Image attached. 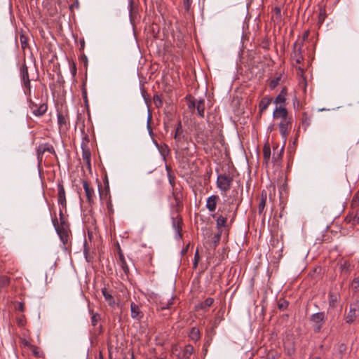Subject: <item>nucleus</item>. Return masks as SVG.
<instances>
[{
  "instance_id": "1",
  "label": "nucleus",
  "mask_w": 359,
  "mask_h": 359,
  "mask_svg": "<svg viewBox=\"0 0 359 359\" xmlns=\"http://www.w3.org/2000/svg\"><path fill=\"white\" fill-rule=\"evenodd\" d=\"M233 181L232 177L225 174H220L217 178V186L223 192L228 191Z\"/></svg>"
},
{
  "instance_id": "2",
  "label": "nucleus",
  "mask_w": 359,
  "mask_h": 359,
  "mask_svg": "<svg viewBox=\"0 0 359 359\" xmlns=\"http://www.w3.org/2000/svg\"><path fill=\"white\" fill-rule=\"evenodd\" d=\"M29 107L32 110V114L38 117L42 116L48 109L46 104L42 103L38 105L30 100H29Z\"/></svg>"
},
{
  "instance_id": "3",
  "label": "nucleus",
  "mask_w": 359,
  "mask_h": 359,
  "mask_svg": "<svg viewBox=\"0 0 359 359\" xmlns=\"http://www.w3.org/2000/svg\"><path fill=\"white\" fill-rule=\"evenodd\" d=\"M219 211L222 212L221 215L227 214V217L231 218V222H232L236 215L237 207L234 208L230 203H224L222 208H219Z\"/></svg>"
},
{
  "instance_id": "4",
  "label": "nucleus",
  "mask_w": 359,
  "mask_h": 359,
  "mask_svg": "<svg viewBox=\"0 0 359 359\" xmlns=\"http://www.w3.org/2000/svg\"><path fill=\"white\" fill-rule=\"evenodd\" d=\"M102 293L104 298V301L108 304L109 306L112 308L118 306V304L116 303V298L112 294V292L107 287H104L102 289Z\"/></svg>"
},
{
  "instance_id": "5",
  "label": "nucleus",
  "mask_w": 359,
  "mask_h": 359,
  "mask_svg": "<svg viewBox=\"0 0 359 359\" xmlns=\"http://www.w3.org/2000/svg\"><path fill=\"white\" fill-rule=\"evenodd\" d=\"M174 139L175 140V144L177 149L181 148L182 143L185 140V136L182 130V123L179 122L177 123L175 133L174 135Z\"/></svg>"
},
{
  "instance_id": "6",
  "label": "nucleus",
  "mask_w": 359,
  "mask_h": 359,
  "mask_svg": "<svg viewBox=\"0 0 359 359\" xmlns=\"http://www.w3.org/2000/svg\"><path fill=\"white\" fill-rule=\"evenodd\" d=\"M53 225L55 228V230L57 233V234L59 235L60 239L62 240V243L64 244H65L67 242V240H68V232H67V230L66 229V228L64 227L63 225H62L61 226H58L56 223H57V219H55L53 220Z\"/></svg>"
},
{
  "instance_id": "7",
  "label": "nucleus",
  "mask_w": 359,
  "mask_h": 359,
  "mask_svg": "<svg viewBox=\"0 0 359 359\" xmlns=\"http://www.w3.org/2000/svg\"><path fill=\"white\" fill-rule=\"evenodd\" d=\"M57 202L62 208H65L67 206V201L65 196V191L63 185L60 183L57 184Z\"/></svg>"
},
{
  "instance_id": "8",
  "label": "nucleus",
  "mask_w": 359,
  "mask_h": 359,
  "mask_svg": "<svg viewBox=\"0 0 359 359\" xmlns=\"http://www.w3.org/2000/svg\"><path fill=\"white\" fill-rule=\"evenodd\" d=\"M287 110L285 107L279 106L277 107L273 113L274 118H280L281 121L287 119Z\"/></svg>"
},
{
  "instance_id": "9",
  "label": "nucleus",
  "mask_w": 359,
  "mask_h": 359,
  "mask_svg": "<svg viewBox=\"0 0 359 359\" xmlns=\"http://www.w3.org/2000/svg\"><path fill=\"white\" fill-rule=\"evenodd\" d=\"M82 183H83V187L85 191L86 199H87L88 202L90 204H91L92 203H93L94 189L89 187L87 181L83 180Z\"/></svg>"
},
{
  "instance_id": "10",
  "label": "nucleus",
  "mask_w": 359,
  "mask_h": 359,
  "mask_svg": "<svg viewBox=\"0 0 359 359\" xmlns=\"http://www.w3.org/2000/svg\"><path fill=\"white\" fill-rule=\"evenodd\" d=\"M290 124V121L288 120V118L281 121L280 123H279L280 133L283 137H284L285 139H286L289 133Z\"/></svg>"
},
{
  "instance_id": "11",
  "label": "nucleus",
  "mask_w": 359,
  "mask_h": 359,
  "mask_svg": "<svg viewBox=\"0 0 359 359\" xmlns=\"http://www.w3.org/2000/svg\"><path fill=\"white\" fill-rule=\"evenodd\" d=\"M46 151L49 152L50 154L54 153L55 151H54L53 147L48 144H43L39 145L37 148L38 158H41L43 154Z\"/></svg>"
},
{
  "instance_id": "12",
  "label": "nucleus",
  "mask_w": 359,
  "mask_h": 359,
  "mask_svg": "<svg viewBox=\"0 0 359 359\" xmlns=\"http://www.w3.org/2000/svg\"><path fill=\"white\" fill-rule=\"evenodd\" d=\"M218 199L219 198L216 195H212L207 198L206 208L210 212L215 210Z\"/></svg>"
},
{
  "instance_id": "13",
  "label": "nucleus",
  "mask_w": 359,
  "mask_h": 359,
  "mask_svg": "<svg viewBox=\"0 0 359 359\" xmlns=\"http://www.w3.org/2000/svg\"><path fill=\"white\" fill-rule=\"evenodd\" d=\"M311 322L313 323V330L318 332L321 328V323L323 321V316H311Z\"/></svg>"
},
{
  "instance_id": "14",
  "label": "nucleus",
  "mask_w": 359,
  "mask_h": 359,
  "mask_svg": "<svg viewBox=\"0 0 359 359\" xmlns=\"http://www.w3.org/2000/svg\"><path fill=\"white\" fill-rule=\"evenodd\" d=\"M267 198L266 191L263 190L261 194L260 201L258 205V212L259 215H262L266 205Z\"/></svg>"
},
{
  "instance_id": "15",
  "label": "nucleus",
  "mask_w": 359,
  "mask_h": 359,
  "mask_svg": "<svg viewBox=\"0 0 359 359\" xmlns=\"http://www.w3.org/2000/svg\"><path fill=\"white\" fill-rule=\"evenodd\" d=\"M196 109L198 116L204 117L205 102L203 100H197Z\"/></svg>"
},
{
  "instance_id": "16",
  "label": "nucleus",
  "mask_w": 359,
  "mask_h": 359,
  "mask_svg": "<svg viewBox=\"0 0 359 359\" xmlns=\"http://www.w3.org/2000/svg\"><path fill=\"white\" fill-rule=\"evenodd\" d=\"M214 302V299L212 298H207L203 302L199 304L196 306V308L200 309L201 310L205 311V309L210 307Z\"/></svg>"
},
{
  "instance_id": "17",
  "label": "nucleus",
  "mask_w": 359,
  "mask_h": 359,
  "mask_svg": "<svg viewBox=\"0 0 359 359\" xmlns=\"http://www.w3.org/2000/svg\"><path fill=\"white\" fill-rule=\"evenodd\" d=\"M228 219L227 214L219 215L216 219L217 228L225 226Z\"/></svg>"
},
{
  "instance_id": "18",
  "label": "nucleus",
  "mask_w": 359,
  "mask_h": 359,
  "mask_svg": "<svg viewBox=\"0 0 359 359\" xmlns=\"http://www.w3.org/2000/svg\"><path fill=\"white\" fill-rule=\"evenodd\" d=\"M286 90L283 89L279 95L276 97L275 103L277 104H283L285 102V96H286Z\"/></svg>"
},
{
  "instance_id": "19",
  "label": "nucleus",
  "mask_w": 359,
  "mask_h": 359,
  "mask_svg": "<svg viewBox=\"0 0 359 359\" xmlns=\"http://www.w3.org/2000/svg\"><path fill=\"white\" fill-rule=\"evenodd\" d=\"M190 338L194 341H198L200 339V331L198 328L194 327L191 328L190 334Z\"/></svg>"
},
{
  "instance_id": "20",
  "label": "nucleus",
  "mask_w": 359,
  "mask_h": 359,
  "mask_svg": "<svg viewBox=\"0 0 359 359\" xmlns=\"http://www.w3.org/2000/svg\"><path fill=\"white\" fill-rule=\"evenodd\" d=\"M292 59L297 64H300L303 60V56L301 53L300 49L294 50L292 55Z\"/></svg>"
},
{
  "instance_id": "21",
  "label": "nucleus",
  "mask_w": 359,
  "mask_h": 359,
  "mask_svg": "<svg viewBox=\"0 0 359 359\" xmlns=\"http://www.w3.org/2000/svg\"><path fill=\"white\" fill-rule=\"evenodd\" d=\"M270 103H271L270 98H269L267 97L262 98V100H261V102L259 103L260 111H262L265 110L269 107Z\"/></svg>"
},
{
  "instance_id": "22",
  "label": "nucleus",
  "mask_w": 359,
  "mask_h": 359,
  "mask_svg": "<svg viewBox=\"0 0 359 359\" xmlns=\"http://www.w3.org/2000/svg\"><path fill=\"white\" fill-rule=\"evenodd\" d=\"M21 77L22 81L29 80L28 69L26 65H23L21 68Z\"/></svg>"
},
{
  "instance_id": "23",
  "label": "nucleus",
  "mask_w": 359,
  "mask_h": 359,
  "mask_svg": "<svg viewBox=\"0 0 359 359\" xmlns=\"http://www.w3.org/2000/svg\"><path fill=\"white\" fill-rule=\"evenodd\" d=\"M82 158L88 164L90 162V152L88 149H83Z\"/></svg>"
},
{
  "instance_id": "24",
  "label": "nucleus",
  "mask_w": 359,
  "mask_h": 359,
  "mask_svg": "<svg viewBox=\"0 0 359 359\" xmlns=\"http://www.w3.org/2000/svg\"><path fill=\"white\" fill-rule=\"evenodd\" d=\"M287 306H288V302L285 300H280L278 303V308L280 312L285 311L286 309L287 308Z\"/></svg>"
},
{
  "instance_id": "25",
  "label": "nucleus",
  "mask_w": 359,
  "mask_h": 359,
  "mask_svg": "<svg viewBox=\"0 0 359 359\" xmlns=\"http://www.w3.org/2000/svg\"><path fill=\"white\" fill-rule=\"evenodd\" d=\"M57 118L58 125L60 127L66 125V123H67L66 118L62 114H60V113L57 114Z\"/></svg>"
},
{
  "instance_id": "26",
  "label": "nucleus",
  "mask_w": 359,
  "mask_h": 359,
  "mask_svg": "<svg viewBox=\"0 0 359 359\" xmlns=\"http://www.w3.org/2000/svg\"><path fill=\"white\" fill-rule=\"evenodd\" d=\"M264 158L266 161V163H267L269 159H270V156H271V149L269 147H264Z\"/></svg>"
},
{
  "instance_id": "27",
  "label": "nucleus",
  "mask_w": 359,
  "mask_h": 359,
  "mask_svg": "<svg viewBox=\"0 0 359 359\" xmlns=\"http://www.w3.org/2000/svg\"><path fill=\"white\" fill-rule=\"evenodd\" d=\"M166 170H167V172H168V180H169V183L170 184V186L173 188L174 186H175V176H173L172 174H171V172H170V170L169 169V168L168 166H166Z\"/></svg>"
},
{
  "instance_id": "28",
  "label": "nucleus",
  "mask_w": 359,
  "mask_h": 359,
  "mask_svg": "<svg viewBox=\"0 0 359 359\" xmlns=\"http://www.w3.org/2000/svg\"><path fill=\"white\" fill-rule=\"evenodd\" d=\"M9 284V278L7 276H2L0 277V289L6 287Z\"/></svg>"
},
{
  "instance_id": "29",
  "label": "nucleus",
  "mask_w": 359,
  "mask_h": 359,
  "mask_svg": "<svg viewBox=\"0 0 359 359\" xmlns=\"http://www.w3.org/2000/svg\"><path fill=\"white\" fill-rule=\"evenodd\" d=\"M130 310L132 314H140L139 306L134 302L130 303Z\"/></svg>"
},
{
  "instance_id": "30",
  "label": "nucleus",
  "mask_w": 359,
  "mask_h": 359,
  "mask_svg": "<svg viewBox=\"0 0 359 359\" xmlns=\"http://www.w3.org/2000/svg\"><path fill=\"white\" fill-rule=\"evenodd\" d=\"M23 84H24V86L25 88H26L25 90V93L27 94V93H29L30 94L31 93V83H30V80H27V81H23Z\"/></svg>"
},
{
  "instance_id": "31",
  "label": "nucleus",
  "mask_w": 359,
  "mask_h": 359,
  "mask_svg": "<svg viewBox=\"0 0 359 359\" xmlns=\"http://www.w3.org/2000/svg\"><path fill=\"white\" fill-rule=\"evenodd\" d=\"M120 266L123 269L125 274H128L129 272V268L127 265L126 261H123L122 262L119 263Z\"/></svg>"
},
{
  "instance_id": "32",
  "label": "nucleus",
  "mask_w": 359,
  "mask_h": 359,
  "mask_svg": "<svg viewBox=\"0 0 359 359\" xmlns=\"http://www.w3.org/2000/svg\"><path fill=\"white\" fill-rule=\"evenodd\" d=\"M192 0H183V6L187 11H189L191 5Z\"/></svg>"
},
{
  "instance_id": "33",
  "label": "nucleus",
  "mask_w": 359,
  "mask_h": 359,
  "mask_svg": "<svg viewBox=\"0 0 359 359\" xmlns=\"http://www.w3.org/2000/svg\"><path fill=\"white\" fill-rule=\"evenodd\" d=\"M351 286L354 290H359V277L353 280Z\"/></svg>"
},
{
  "instance_id": "34",
  "label": "nucleus",
  "mask_w": 359,
  "mask_h": 359,
  "mask_svg": "<svg viewBox=\"0 0 359 359\" xmlns=\"http://www.w3.org/2000/svg\"><path fill=\"white\" fill-rule=\"evenodd\" d=\"M359 203V191L355 193L354 195L353 200H352V204L353 205H357Z\"/></svg>"
},
{
  "instance_id": "35",
  "label": "nucleus",
  "mask_w": 359,
  "mask_h": 359,
  "mask_svg": "<svg viewBox=\"0 0 359 359\" xmlns=\"http://www.w3.org/2000/svg\"><path fill=\"white\" fill-rule=\"evenodd\" d=\"M173 198L176 202V205H178L180 203V196L178 193L173 191L172 192Z\"/></svg>"
},
{
  "instance_id": "36",
  "label": "nucleus",
  "mask_w": 359,
  "mask_h": 359,
  "mask_svg": "<svg viewBox=\"0 0 359 359\" xmlns=\"http://www.w3.org/2000/svg\"><path fill=\"white\" fill-rule=\"evenodd\" d=\"M100 320V316H92L91 323L93 326L97 325V323Z\"/></svg>"
},
{
  "instance_id": "37",
  "label": "nucleus",
  "mask_w": 359,
  "mask_h": 359,
  "mask_svg": "<svg viewBox=\"0 0 359 359\" xmlns=\"http://www.w3.org/2000/svg\"><path fill=\"white\" fill-rule=\"evenodd\" d=\"M172 302L170 300H168V302L167 304L161 303L160 308L161 310H164L166 309H170V305L172 304Z\"/></svg>"
},
{
  "instance_id": "38",
  "label": "nucleus",
  "mask_w": 359,
  "mask_h": 359,
  "mask_svg": "<svg viewBox=\"0 0 359 359\" xmlns=\"http://www.w3.org/2000/svg\"><path fill=\"white\" fill-rule=\"evenodd\" d=\"M15 309L18 311L24 312L25 310H24V305H23V304L21 303V302L17 303V304L15 305Z\"/></svg>"
},
{
  "instance_id": "39",
  "label": "nucleus",
  "mask_w": 359,
  "mask_h": 359,
  "mask_svg": "<svg viewBox=\"0 0 359 359\" xmlns=\"http://www.w3.org/2000/svg\"><path fill=\"white\" fill-rule=\"evenodd\" d=\"M337 301V294L334 295V294H330V304L334 305Z\"/></svg>"
},
{
  "instance_id": "40",
  "label": "nucleus",
  "mask_w": 359,
  "mask_h": 359,
  "mask_svg": "<svg viewBox=\"0 0 359 359\" xmlns=\"http://www.w3.org/2000/svg\"><path fill=\"white\" fill-rule=\"evenodd\" d=\"M18 323L19 324V325L20 326H23L25 325V316H20L18 319Z\"/></svg>"
},
{
  "instance_id": "41",
  "label": "nucleus",
  "mask_w": 359,
  "mask_h": 359,
  "mask_svg": "<svg viewBox=\"0 0 359 359\" xmlns=\"http://www.w3.org/2000/svg\"><path fill=\"white\" fill-rule=\"evenodd\" d=\"M282 151H283V148L281 149L279 153H278L276 155L275 154H273V159L275 161H277L280 158Z\"/></svg>"
},
{
  "instance_id": "42",
  "label": "nucleus",
  "mask_w": 359,
  "mask_h": 359,
  "mask_svg": "<svg viewBox=\"0 0 359 359\" xmlns=\"http://www.w3.org/2000/svg\"><path fill=\"white\" fill-rule=\"evenodd\" d=\"M278 80L279 79L272 80L270 83V87L272 88H275L278 84Z\"/></svg>"
},
{
  "instance_id": "43",
  "label": "nucleus",
  "mask_w": 359,
  "mask_h": 359,
  "mask_svg": "<svg viewBox=\"0 0 359 359\" xmlns=\"http://www.w3.org/2000/svg\"><path fill=\"white\" fill-rule=\"evenodd\" d=\"M196 101L197 100H194V101H191L189 102V104H188V107L189 109H192V108H196Z\"/></svg>"
},
{
  "instance_id": "44",
  "label": "nucleus",
  "mask_w": 359,
  "mask_h": 359,
  "mask_svg": "<svg viewBox=\"0 0 359 359\" xmlns=\"http://www.w3.org/2000/svg\"><path fill=\"white\" fill-rule=\"evenodd\" d=\"M198 258V251H196L195 256H194V268H195V269L197 267Z\"/></svg>"
},
{
  "instance_id": "45",
  "label": "nucleus",
  "mask_w": 359,
  "mask_h": 359,
  "mask_svg": "<svg viewBox=\"0 0 359 359\" xmlns=\"http://www.w3.org/2000/svg\"><path fill=\"white\" fill-rule=\"evenodd\" d=\"M128 9H129L130 13H131L133 9V0H128Z\"/></svg>"
},
{
  "instance_id": "46",
  "label": "nucleus",
  "mask_w": 359,
  "mask_h": 359,
  "mask_svg": "<svg viewBox=\"0 0 359 359\" xmlns=\"http://www.w3.org/2000/svg\"><path fill=\"white\" fill-rule=\"evenodd\" d=\"M355 316H347V318H346V322L347 323H350V322H352L354 320V317Z\"/></svg>"
},
{
  "instance_id": "47",
  "label": "nucleus",
  "mask_w": 359,
  "mask_h": 359,
  "mask_svg": "<svg viewBox=\"0 0 359 359\" xmlns=\"http://www.w3.org/2000/svg\"><path fill=\"white\" fill-rule=\"evenodd\" d=\"M154 102H155V103H156V102H159V104H161V99H160V97H159V96H158V95H154Z\"/></svg>"
},
{
  "instance_id": "48",
  "label": "nucleus",
  "mask_w": 359,
  "mask_h": 359,
  "mask_svg": "<svg viewBox=\"0 0 359 359\" xmlns=\"http://www.w3.org/2000/svg\"><path fill=\"white\" fill-rule=\"evenodd\" d=\"M60 219L62 225H63V224L65 223V221H64V217H63V213H62V210H60Z\"/></svg>"
},
{
  "instance_id": "49",
  "label": "nucleus",
  "mask_w": 359,
  "mask_h": 359,
  "mask_svg": "<svg viewBox=\"0 0 359 359\" xmlns=\"http://www.w3.org/2000/svg\"><path fill=\"white\" fill-rule=\"evenodd\" d=\"M123 261H126L125 257H124V256H123V255L122 253H120L119 254L118 264L122 262Z\"/></svg>"
},
{
  "instance_id": "50",
  "label": "nucleus",
  "mask_w": 359,
  "mask_h": 359,
  "mask_svg": "<svg viewBox=\"0 0 359 359\" xmlns=\"http://www.w3.org/2000/svg\"><path fill=\"white\" fill-rule=\"evenodd\" d=\"M275 12L277 15H278L279 16H280L281 15V11H280V8H278V7H276L275 8Z\"/></svg>"
},
{
  "instance_id": "51",
  "label": "nucleus",
  "mask_w": 359,
  "mask_h": 359,
  "mask_svg": "<svg viewBox=\"0 0 359 359\" xmlns=\"http://www.w3.org/2000/svg\"><path fill=\"white\" fill-rule=\"evenodd\" d=\"M150 119H151V116L149 115L147 121L149 122L150 121ZM147 127H148L149 130L151 132V128H150L149 124H148Z\"/></svg>"
},
{
  "instance_id": "52",
  "label": "nucleus",
  "mask_w": 359,
  "mask_h": 359,
  "mask_svg": "<svg viewBox=\"0 0 359 359\" xmlns=\"http://www.w3.org/2000/svg\"><path fill=\"white\" fill-rule=\"evenodd\" d=\"M142 94L143 97L146 100V93L144 90L142 91Z\"/></svg>"
},
{
  "instance_id": "53",
  "label": "nucleus",
  "mask_w": 359,
  "mask_h": 359,
  "mask_svg": "<svg viewBox=\"0 0 359 359\" xmlns=\"http://www.w3.org/2000/svg\"><path fill=\"white\" fill-rule=\"evenodd\" d=\"M83 94H84V97L86 98L87 97L86 93L84 92Z\"/></svg>"
},
{
  "instance_id": "54",
  "label": "nucleus",
  "mask_w": 359,
  "mask_h": 359,
  "mask_svg": "<svg viewBox=\"0 0 359 359\" xmlns=\"http://www.w3.org/2000/svg\"><path fill=\"white\" fill-rule=\"evenodd\" d=\"M165 150H167V151L168 150L167 146H165Z\"/></svg>"
},
{
  "instance_id": "55",
  "label": "nucleus",
  "mask_w": 359,
  "mask_h": 359,
  "mask_svg": "<svg viewBox=\"0 0 359 359\" xmlns=\"http://www.w3.org/2000/svg\"><path fill=\"white\" fill-rule=\"evenodd\" d=\"M315 314L318 315V314H323V313H316Z\"/></svg>"
},
{
  "instance_id": "56",
  "label": "nucleus",
  "mask_w": 359,
  "mask_h": 359,
  "mask_svg": "<svg viewBox=\"0 0 359 359\" xmlns=\"http://www.w3.org/2000/svg\"><path fill=\"white\" fill-rule=\"evenodd\" d=\"M138 316H137V315L133 316V317H135H135H138ZM140 316L141 317L142 316Z\"/></svg>"
},
{
  "instance_id": "57",
  "label": "nucleus",
  "mask_w": 359,
  "mask_h": 359,
  "mask_svg": "<svg viewBox=\"0 0 359 359\" xmlns=\"http://www.w3.org/2000/svg\"><path fill=\"white\" fill-rule=\"evenodd\" d=\"M219 235H217V241L219 240Z\"/></svg>"
},
{
  "instance_id": "58",
  "label": "nucleus",
  "mask_w": 359,
  "mask_h": 359,
  "mask_svg": "<svg viewBox=\"0 0 359 359\" xmlns=\"http://www.w3.org/2000/svg\"><path fill=\"white\" fill-rule=\"evenodd\" d=\"M98 190L100 191V188H98ZM100 195L101 196V194L100 193Z\"/></svg>"
},
{
  "instance_id": "59",
  "label": "nucleus",
  "mask_w": 359,
  "mask_h": 359,
  "mask_svg": "<svg viewBox=\"0 0 359 359\" xmlns=\"http://www.w3.org/2000/svg\"><path fill=\"white\" fill-rule=\"evenodd\" d=\"M131 359H134V358H133V355H132V358H131Z\"/></svg>"
},
{
  "instance_id": "60",
  "label": "nucleus",
  "mask_w": 359,
  "mask_h": 359,
  "mask_svg": "<svg viewBox=\"0 0 359 359\" xmlns=\"http://www.w3.org/2000/svg\"><path fill=\"white\" fill-rule=\"evenodd\" d=\"M177 359H183V358H178Z\"/></svg>"
},
{
  "instance_id": "61",
  "label": "nucleus",
  "mask_w": 359,
  "mask_h": 359,
  "mask_svg": "<svg viewBox=\"0 0 359 359\" xmlns=\"http://www.w3.org/2000/svg\"><path fill=\"white\" fill-rule=\"evenodd\" d=\"M315 359H319V358H315Z\"/></svg>"
}]
</instances>
